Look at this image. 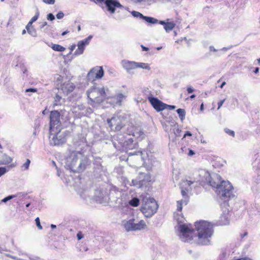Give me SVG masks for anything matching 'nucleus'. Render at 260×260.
Segmentation results:
<instances>
[{"label": "nucleus", "instance_id": "obj_1", "mask_svg": "<svg viewBox=\"0 0 260 260\" xmlns=\"http://www.w3.org/2000/svg\"><path fill=\"white\" fill-rule=\"evenodd\" d=\"M192 179H186L182 181L181 184V194L183 199H186L188 201V197L187 192L188 188L191 189V185L196 187L198 183L203 185L207 184L212 187L218 189L219 193L223 197L230 198L232 195L233 187L231 183L228 181L222 180L220 175L217 174L211 175L205 170H200L194 174Z\"/></svg>", "mask_w": 260, "mask_h": 260}, {"label": "nucleus", "instance_id": "obj_2", "mask_svg": "<svg viewBox=\"0 0 260 260\" xmlns=\"http://www.w3.org/2000/svg\"><path fill=\"white\" fill-rule=\"evenodd\" d=\"M197 236L193 237V230L186 224L178 225L179 237L181 241L185 242L196 243L199 245H208L211 244V239L214 233L213 225L206 221L195 222Z\"/></svg>", "mask_w": 260, "mask_h": 260}, {"label": "nucleus", "instance_id": "obj_3", "mask_svg": "<svg viewBox=\"0 0 260 260\" xmlns=\"http://www.w3.org/2000/svg\"><path fill=\"white\" fill-rule=\"evenodd\" d=\"M74 145L76 150L70 151L65 159L64 167L72 172L80 173L90 164L89 159L85 154L88 146L85 138L81 135L74 139Z\"/></svg>", "mask_w": 260, "mask_h": 260}, {"label": "nucleus", "instance_id": "obj_4", "mask_svg": "<svg viewBox=\"0 0 260 260\" xmlns=\"http://www.w3.org/2000/svg\"><path fill=\"white\" fill-rule=\"evenodd\" d=\"M126 136L122 134H117L113 136L112 142L116 149L120 150L122 148L132 150L136 145V143H134V139L140 141L145 137L144 132L139 126L129 125L126 128Z\"/></svg>", "mask_w": 260, "mask_h": 260}, {"label": "nucleus", "instance_id": "obj_5", "mask_svg": "<svg viewBox=\"0 0 260 260\" xmlns=\"http://www.w3.org/2000/svg\"><path fill=\"white\" fill-rule=\"evenodd\" d=\"M110 194L112 197L116 199L115 203L118 207H122L127 205V203L134 207H138L139 205L140 200L138 198H133L129 201H127L126 193L122 192L116 186L112 187Z\"/></svg>", "mask_w": 260, "mask_h": 260}, {"label": "nucleus", "instance_id": "obj_6", "mask_svg": "<svg viewBox=\"0 0 260 260\" xmlns=\"http://www.w3.org/2000/svg\"><path fill=\"white\" fill-rule=\"evenodd\" d=\"M108 88L106 89L104 86L95 84L86 91V94L91 101L100 103L108 98Z\"/></svg>", "mask_w": 260, "mask_h": 260}, {"label": "nucleus", "instance_id": "obj_7", "mask_svg": "<svg viewBox=\"0 0 260 260\" xmlns=\"http://www.w3.org/2000/svg\"><path fill=\"white\" fill-rule=\"evenodd\" d=\"M158 206L156 201L150 197H144L142 200L141 211L146 217H152L157 211Z\"/></svg>", "mask_w": 260, "mask_h": 260}, {"label": "nucleus", "instance_id": "obj_8", "mask_svg": "<svg viewBox=\"0 0 260 260\" xmlns=\"http://www.w3.org/2000/svg\"><path fill=\"white\" fill-rule=\"evenodd\" d=\"M127 161H131L133 159L137 160H141L143 161V165L147 170H151L155 164L156 162L155 159L152 157H149L148 159H144V153L141 151H134L133 152H127Z\"/></svg>", "mask_w": 260, "mask_h": 260}, {"label": "nucleus", "instance_id": "obj_9", "mask_svg": "<svg viewBox=\"0 0 260 260\" xmlns=\"http://www.w3.org/2000/svg\"><path fill=\"white\" fill-rule=\"evenodd\" d=\"M125 117L122 115H114L111 119H107L109 126L112 131H119L124 125Z\"/></svg>", "mask_w": 260, "mask_h": 260}, {"label": "nucleus", "instance_id": "obj_10", "mask_svg": "<svg viewBox=\"0 0 260 260\" xmlns=\"http://www.w3.org/2000/svg\"><path fill=\"white\" fill-rule=\"evenodd\" d=\"M50 136L49 141L50 144L53 146H59L62 145L66 142V137L64 133L61 132V129L56 131L49 130Z\"/></svg>", "mask_w": 260, "mask_h": 260}, {"label": "nucleus", "instance_id": "obj_11", "mask_svg": "<svg viewBox=\"0 0 260 260\" xmlns=\"http://www.w3.org/2000/svg\"><path fill=\"white\" fill-rule=\"evenodd\" d=\"M122 223L125 230L127 232L141 230L144 229L146 226L145 222L144 220H141L138 223H136L135 219L134 218L131 219L127 221H123Z\"/></svg>", "mask_w": 260, "mask_h": 260}, {"label": "nucleus", "instance_id": "obj_12", "mask_svg": "<svg viewBox=\"0 0 260 260\" xmlns=\"http://www.w3.org/2000/svg\"><path fill=\"white\" fill-rule=\"evenodd\" d=\"M59 131L61 129V124L60 122V114L57 111H52L50 115V127L49 130Z\"/></svg>", "mask_w": 260, "mask_h": 260}, {"label": "nucleus", "instance_id": "obj_13", "mask_svg": "<svg viewBox=\"0 0 260 260\" xmlns=\"http://www.w3.org/2000/svg\"><path fill=\"white\" fill-rule=\"evenodd\" d=\"M151 181V177L149 173H139L137 179L132 180L134 186L141 188L146 185V183Z\"/></svg>", "mask_w": 260, "mask_h": 260}, {"label": "nucleus", "instance_id": "obj_14", "mask_svg": "<svg viewBox=\"0 0 260 260\" xmlns=\"http://www.w3.org/2000/svg\"><path fill=\"white\" fill-rule=\"evenodd\" d=\"M104 75V71L102 66H96L91 69L87 75L89 81L93 82L101 79Z\"/></svg>", "mask_w": 260, "mask_h": 260}, {"label": "nucleus", "instance_id": "obj_15", "mask_svg": "<svg viewBox=\"0 0 260 260\" xmlns=\"http://www.w3.org/2000/svg\"><path fill=\"white\" fill-rule=\"evenodd\" d=\"M105 4L107 11L111 14H114L116 8L125 9L127 10L128 8H125L118 0H105Z\"/></svg>", "mask_w": 260, "mask_h": 260}, {"label": "nucleus", "instance_id": "obj_16", "mask_svg": "<svg viewBox=\"0 0 260 260\" xmlns=\"http://www.w3.org/2000/svg\"><path fill=\"white\" fill-rule=\"evenodd\" d=\"M93 38L92 35L89 36L87 38L80 41L77 43V49L75 51L74 55L76 56L81 55L83 53L85 47L89 44V43Z\"/></svg>", "mask_w": 260, "mask_h": 260}, {"label": "nucleus", "instance_id": "obj_17", "mask_svg": "<svg viewBox=\"0 0 260 260\" xmlns=\"http://www.w3.org/2000/svg\"><path fill=\"white\" fill-rule=\"evenodd\" d=\"M148 100L153 107L158 112L164 110L167 106L158 99L153 97L151 94L148 96Z\"/></svg>", "mask_w": 260, "mask_h": 260}, {"label": "nucleus", "instance_id": "obj_18", "mask_svg": "<svg viewBox=\"0 0 260 260\" xmlns=\"http://www.w3.org/2000/svg\"><path fill=\"white\" fill-rule=\"evenodd\" d=\"M74 84L72 82L68 81L67 82L63 83L61 85L60 89L66 94H68L69 93L72 92L74 90Z\"/></svg>", "mask_w": 260, "mask_h": 260}, {"label": "nucleus", "instance_id": "obj_19", "mask_svg": "<svg viewBox=\"0 0 260 260\" xmlns=\"http://www.w3.org/2000/svg\"><path fill=\"white\" fill-rule=\"evenodd\" d=\"M121 64L122 68L127 72H129L132 70L135 69V61H129L124 59L121 61Z\"/></svg>", "mask_w": 260, "mask_h": 260}, {"label": "nucleus", "instance_id": "obj_20", "mask_svg": "<svg viewBox=\"0 0 260 260\" xmlns=\"http://www.w3.org/2000/svg\"><path fill=\"white\" fill-rule=\"evenodd\" d=\"M229 211H224L220 217L219 224L221 225H224L228 224L229 223Z\"/></svg>", "mask_w": 260, "mask_h": 260}, {"label": "nucleus", "instance_id": "obj_21", "mask_svg": "<svg viewBox=\"0 0 260 260\" xmlns=\"http://www.w3.org/2000/svg\"><path fill=\"white\" fill-rule=\"evenodd\" d=\"M12 161V159L11 157L6 154H2L1 152L0 165L9 164Z\"/></svg>", "mask_w": 260, "mask_h": 260}, {"label": "nucleus", "instance_id": "obj_22", "mask_svg": "<svg viewBox=\"0 0 260 260\" xmlns=\"http://www.w3.org/2000/svg\"><path fill=\"white\" fill-rule=\"evenodd\" d=\"M24 196V194L23 193H22V192H19V193H17L16 194H13V195L8 196V197H7L4 198L3 199H2L1 201V203H6L8 201H9L10 200H12V199H13L14 198H21L23 197Z\"/></svg>", "mask_w": 260, "mask_h": 260}, {"label": "nucleus", "instance_id": "obj_23", "mask_svg": "<svg viewBox=\"0 0 260 260\" xmlns=\"http://www.w3.org/2000/svg\"><path fill=\"white\" fill-rule=\"evenodd\" d=\"M169 19H167L166 24L164 27L167 32H169L173 29L175 26V23L173 21H169Z\"/></svg>", "mask_w": 260, "mask_h": 260}, {"label": "nucleus", "instance_id": "obj_24", "mask_svg": "<svg viewBox=\"0 0 260 260\" xmlns=\"http://www.w3.org/2000/svg\"><path fill=\"white\" fill-rule=\"evenodd\" d=\"M143 69L147 70H150L151 68L148 63L135 61V69Z\"/></svg>", "mask_w": 260, "mask_h": 260}, {"label": "nucleus", "instance_id": "obj_25", "mask_svg": "<svg viewBox=\"0 0 260 260\" xmlns=\"http://www.w3.org/2000/svg\"><path fill=\"white\" fill-rule=\"evenodd\" d=\"M126 96L122 93H118L114 95L113 98L116 101V104L119 105H121V102L123 99L125 98Z\"/></svg>", "mask_w": 260, "mask_h": 260}, {"label": "nucleus", "instance_id": "obj_26", "mask_svg": "<svg viewBox=\"0 0 260 260\" xmlns=\"http://www.w3.org/2000/svg\"><path fill=\"white\" fill-rule=\"evenodd\" d=\"M188 203V200L185 199H182L177 202V210L178 211L181 212L182 209V206L183 205H186Z\"/></svg>", "mask_w": 260, "mask_h": 260}, {"label": "nucleus", "instance_id": "obj_27", "mask_svg": "<svg viewBox=\"0 0 260 260\" xmlns=\"http://www.w3.org/2000/svg\"><path fill=\"white\" fill-rule=\"evenodd\" d=\"M143 20L146 21L147 22L149 23L150 24H156L158 22V20L149 16H144Z\"/></svg>", "mask_w": 260, "mask_h": 260}, {"label": "nucleus", "instance_id": "obj_28", "mask_svg": "<svg viewBox=\"0 0 260 260\" xmlns=\"http://www.w3.org/2000/svg\"><path fill=\"white\" fill-rule=\"evenodd\" d=\"M63 102L61 96L58 94H56L54 98V101L53 102V107L60 105Z\"/></svg>", "mask_w": 260, "mask_h": 260}, {"label": "nucleus", "instance_id": "obj_29", "mask_svg": "<svg viewBox=\"0 0 260 260\" xmlns=\"http://www.w3.org/2000/svg\"><path fill=\"white\" fill-rule=\"evenodd\" d=\"M51 48L56 51L63 52L65 50L66 48L63 46L58 44H52Z\"/></svg>", "mask_w": 260, "mask_h": 260}, {"label": "nucleus", "instance_id": "obj_30", "mask_svg": "<svg viewBox=\"0 0 260 260\" xmlns=\"http://www.w3.org/2000/svg\"><path fill=\"white\" fill-rule=\"evenodd\" d=\"M177 112L181 119L183 121L185 118V111L183 109H178L177 110Z\"/></svg>", "mask_w": 260, "mask_h": 260}, {"label": "nucleus", "instance_id": "obj_31", "mask_svg": "<svg viewBox=\"0 0 260 260\" xmlns=\"http://www.w3.org/2000/svg\"><path fill=\"white\" fill-rule=\"evenodd\" d=\"M30 164V160L29 159H26L25 162L21 166V170L23 171L28 170Z\"/></svg>", "mask_w": 260, "mask_h": 260}, {"label": "nucleus", "instance_id": "obj_32", "mask_svg": "<svg viewBox=\"0 0 260 260\" xmlns=\"http://www.w3.org/2000/svg\"><path fill=\"white\" fill-rule=\"evenodd\" d=\"M131 14L134 17L140 18V19H143L144 16L142 13L136 11H132Z\"/></svg>", "mask_w": 260, "mask_h": 260}, {"label": "nucleus", "instance_id": "obj_33", "mask_svg": "<svg viewBox=\"0 0 260 260\" xmlns=\"http://www.w3.org/2000/svg\"><path fill=\"white\" fill-rule=\"evenodd\" d=\"M28 33L32 37H36L37 32L35 29L34 27H31L29 29H26Z\"/></svg>", "mask_w": 260, "mask_h": 260}, {"label": "nucleus", "instance_id": "obj_34", "mask_svg": "<svg viewBox=\"0 0 260 260\" xmlns=\"http://www.w3.org/2000/svg\"><path fill=\"white\" fill-rule=\"evenodd\" d=\"M8 171L6 167H0V177L5 174Z\"/></svg>", "mask_w": 260, "mask_h": 260}, {"label": "nucleus", "instance_id": "obj_35", "mask_svg": "<svg viewBox=\"0 0 260 260\" xmlns=\"http://www.w3.org/2000/svg\"><path fill=\"white\" fill-rule=\"evenodd\" d=\"M224 132L225 133H226L227 134L232 136V137H234L235 136V132L232 131V130H231V129H229L228 128H225L224 129Z\"/></svg>", "mask_w": 260, "mask_h": 260}, {"label": "nucleus", "instance_id": "obj_36", "mask_svg": "<svg viewBox=\"0 0 260 260\" xmlns=\"http://www.w3.org/2000/svg\"><path fill=\"white\" fill-rule=\"evenodd\" d=\"M35 221H36V225H37V227L39 228V229L42 230V226L41 225L39 218V217H37L36 218V219H35Z\"/></svg>", "mask_w": 260, "mask_h": 260}, {"label": "nucleus", "instance_id": "obj_37", "mask_svg": "<svg viewBox=\"0 0 260 260\" xmlns=\"http://www.w3.org/2000/svg\"><path fill=\"white\" fill-rule=\"evenodd\" d=\"M175 219L179 222H181L182 221L183 216L181 215L176 214L175 215Z\"/></svg>", "mask_w": 260, "mask_h": 260}, {"label": "nucleus", "instance_id": "obj_38", "mask_svg": "<svg viewBox=\"0 0 260 260\" xmlns=\"http://www.w3.org/2000/svg\"><path fill=\"white\" fill-rule=\"evenodd\" d=\"M39 16V13L37 12L36 14V15L34 17H32V18L30 19V21L34 23L38 19Z\"/></svg>", "mask_w": 260, "mask_h": 260}, {"label": "nucleus", "instance_id": "obj_39", "mask_svg": "<svg viewBox=\"0 0 260 260\" xmlns=\"http://www.w3.org/2000/svg\"><path fill=\"white\" fill-rule=\"evenodd\" d=\"M254 209L256 211V213H254L255 214H258L260 215V206L258 205H255Z\"/></svg>", "mask_w": 260, "mask_h": 260}, {"label": "nucleus", "instance_id": "obj_40", "mask_svg": "<svg viewBox=\"0 0 260 260\" xmlns=\"http://www.w3.org/2000/svg\"><path fill=\"white\" fill-rule=\"evenodd\" d=\"M64 16V14L61 11H60L59 12L57 15H56V17L57 19H62Z\"/></svg>", "mask_w": 260, "mask_h": 260}, {"label": "nucleus", "instance_id": "obj_41", "mask_svg": "<svg viewBox=\"0 0 260 260\" xmlns=\"http://www.w3.org/2000/svg\"><path fill=\"white\" fill-rule=\"evenodd\" d=\"M47 19L52 21L55 19V17L52 13H49L47 15Z\"/></svg>", "mask_w": 260, "mask_h": 260}, {"label": "nucleus", "instance_id": "obj_42", "mask_svg": "<svg viewBox=\"0 0 260 260\" xmlns=\"http://www.w3.org/2000/svg\"><path fill=\"white\" fill-rule=\"evenodd\" d=\"M43 2L47 4L53 5L55 3V0H42Z\"/></svg>", "mask_w": 260, "mask_h": 260}, {"label": "nucleus", "instance_id": "obj_43", "mask_svg": "<svg viewBox=\"0 0 260 260\" xmlns=\"http://www.w3.org/2000/svg\"><path fill=\"white\" fill-rule=\"evenodd\" d=\"M194 91V89L191 86H188L187 87V91L188 93H191Z\"/></svg>", "mask_w": 260, "mask_h": 260}, {"label": "nucleus", "instance_id": "obj_44", "mask_svg": "<svg viewBox=\"0 0 260 260\" xmlns=\"http://www.w3.org/2000/svg\"><path fill=\"white\" fill-rule=\"evenodd\" d=\"M37 92V89L36 88H28L25 90V92Z\"/></svg>", "mask_w": 260, "mask_h": 260}, {"label": "nucleus", "instance_id": "obj_45", "mask_svg": "<svg viewBox=\"0 0 260 260\" xmlns=\"http://www.w3.org/2000/svg\"><path fill=\"white\" fill-rule=\"evenodd\" d=\"M77 237L78 240H80L83 237V234L81 232H79L77 234Z\"/></svg>", "mask_w": 260, "mask_h": 260}, {"label": "nucleus", "instance_id": "obj_46", "mask_svg": "<svg viewBox=\"0 0 260 260\" xmlns=\"http://www.w3.org/2000/svg\"><path fill=\"white\" fill-rule=\"evenodd\" d=\"M225 101V99H223V100L220 101L218 103V108L217 109H219L222 106L224 102Z\"/></svg>", "mask_w": 260, "mask_h": 260}, {"label": "nucleus", "instance_id": "obj_47", "mask_svg": "<svg viewBox=\"0 0 260 260\" xmlns=\"http://www.w3.org/2000/svg\"><path fill=\"white\" fill-rule=\"evenodd\" d=\"M33 22H31L30 20L28 22V23H27V24L26 25V27H25V28L26 29H29L31 27H33L32 26V24Z\"/></svg>", "mask_w": 260, "mask_h": 260}, {"label": "nucleus", "instance_id": "obj_48", "mask_svg": "<svg viewBox=\"0 0 260 260\" xmlns=\"http://www.w3.org/2000/svg\"><path fill=\"white\" fill-rule=\"evenodd\" d=\"M30 260H44L42 259L41 257L38 256H36L34 257H29Z\"/></svg>", "mask_w": 260, "mask_h": 260}, {"label": "nucleus", "instance_id": "obj_49", "mask_svg": "<svg viewBox=\"0 0 260 260\" xmlns=\"http://www.w3.org/2000/svg\"><path fill=\"white\" fill-rule=\"evenodd\" d=\"M194 154H195V153H194V151L193 150H191V149L189 150V151H188V155L189 156H191L193 155Z\"/></svg>", "mask_w": 260, "mask_h": 260}, {"label": "nucleus", "instance_id": "obj_50", "mask_svg": "<svg viewBox=\"0 0 260 260\" xmlns=\"http://www.w3.org/2000/svg\"><path fill=\"white\" fill-rule=\"evenodd\" d=\"M209 50L212 52H216L217 51V50L213 46H210L209 47Z\"/></svg>", "mask_w": 260, "mask_h": 260}, {"label": "nucleus", "instance_id": "obj_51", "mask_svg": "<svg viewBox=\"0 0 260 260\" xmlns=\"http://www.w3.org/2000/svg\"><path fill=\"white\" fill-rule=\"evenodd\" d=\"M76 46V45H75V44H74V45H72V46H71V47H70V50H71V51H70V52L69 54H71L72 52V51H73L75 49Z\"/></svg>", "mask_w": 260, "mask_h": 260}, {"label": "nucleus", "instance_id": "obj_52", "mask_svg": "<svg viewBox=\"0 0 260 260\" xmlns=\"http://www.w3.org/2000/svg\"><path fill=\"white\" fill-rule=\"evenodd\" d=\"M141 47L143 51H147L149 50V49L148 47H145L144 46H143L142 45L141 46Z\"/></svg>", "mask_w": 260, "mask_h": 260}, {"label": "nucleus", "instance_id": "obj_53", "mask_svg": "<svg viewBox=\"0 0 260 260\" xmlns=\"http://www.w3.org/2000/svg\"><path fill=\"white\" fill-rule=\"evenodd\" d=\"M232 46H230V47H223V48H222L221 50H223V51H228V50H229V49H231V48H232Z\"/></svg>", "mask_w": 260, "mask_h": 260}, {"label": "nucleus", "instance_id": "obj_54", "mask_svg": "<svg viewBox=\"0 0 260 260\" xmlns=\"http://www.w3.org/2000/svg\"><path fill=\"white\" fill-rule=\"evenodd\" d=\"M159 24H161V25H164V27L165 26V25H166V21H163V20H158V22Z\"/></svg>", "mask_w": 260, "mask_h": 260}, {"label": "nucleus", "instance_id": "obj_55", "mask_svg": "<svg viewBox=\"0 0 260 260\" xmlns=\"http://www.w3.org/2000/svg\"><path fill=\"white\" fill-rule=\"evenodd\" d=\"M191 135L192 134L190 132L187 131L184 134V137H185L186 136H191Z\"/></svg>", "mask_w": 260, "mask_h": 260}, {"label": "nucleus", "instance_id": "obj_56", "mask_svg": "<svg viewBox=\"0 0 260 260\" xmlns=\"http://www.w3.org/2000/svg\"><path fill=\"white\" fill-rule=\"evenodd\" d=\"M47 25V22H44L42 23V24L40 26V28H43L44 26H45L46 25Z\"/></svg>", "mask_w": 260, "mask_h": 260}, {"label": "nucleus", "instance_id": "obj_57", "mask_svg": "<svg viewBox=\"0 0 260 260\" xmlns=\"http://www.w3.org/2000/svg\"><path fill=\"white\" fill-rule=\"evenodd\" d=\"M259 71V68L258 67H256L255 68L253 72L255 73V74H257Z\"/></svg>", "mask_w": 260, "mask_h": 260}, {"label": "nucleus", "instance_id": "obj_58", "mask_svg": "<svg viewBox=\"0 0 260 260\" xmlns=\"http://www.w3.org/2000/svg\"><path fill=\"white\" fill-rule=\"evenodd\" d=\"M68 33H69V31L66 30V31H63V32L61 34V35H62V36H63L66 35V34H67Z\"/></svg>", "mask_w": 260, "mask_h": 260}, {"label": "nucleus", "instance_id": "obj_59", "mask_svg": "<svg viewBox=\"0 0 260 260\" xmlns=\"http://www.w3.org/2000/svg\"><path fill=\"white\" fill-rule=\"evenodd\" d=\"M200 110H201V111H203V110H204V104H203V103H202V104L201 105Z\"/></svg>", "mask_w": 260, "mask_h": 260}, {"label": "nucleus", "instance_id": "obj_60", "mask_svg": "<svg viewBox=\"0 0 260 260\" xmlns=\"http://www.w3.org/2000/svg\"><path fill=\"white\" fill-rule=\"evenodd\" d=\"M241 259L242 260H252V259H251L250 258H249V257H245L244 258H242Z\"/></svg>", "mask_w": 260, "mask_h": 260}, {"label": "nucleus", "instance_id": "obj_61", "mask_svg": "<svg viewBox=\"0 0 260 260\" xmlns=\"http://www.w3.org/2000/svg\"><path fill=\"white\" fill-rule=\"evenodd\" d=\"M56 226L55 224H52L51 225V229H52L56 228Z\"/></svg>", "mask_w": 260, "mask_h": 260}, {"label": "nucleus", "instance_id": "obj_62", "mask_svg": "<svg viewBox=\"0 0 260 260\" xmlns=\"http://www.w3.org/2000/svg\"><path fill=\"white\" fill-rule=\"evenodd\" d=\"M196 97V95L195 94H192L190 96V99H194V98Z\"/></svg>", "mask_w": 260, "mask_h": 260}, {"label": "nucleus", "instance_id": "obj_63", "mask_svg": "<svg viewBox=\"0 0 260 260\" xmlns=\"http://www.w3.org/2000/svg\"><path fill=\"white\" fill-rule=\"evenodd\" d=\"M225 84V82H223L222 83V84H221L220 85V87L221 88H223V86Z\"/></svg>", "mask_w": 260, "mask_h": 260}, {"label": "nucleus", "instance_id": "obj_64", "mask_svg": "<svg viewBox=\"0 0 260 260\" xmlns=\"http://www.w3.org/2000/svg\"><path fill=\"white\" fill-rule=\"evenodd\" d=\"M257 64L260 66V58L259 59H257Z\"/></svg>", "mask_w": 260, "mask_h": 260}]
</instances>
